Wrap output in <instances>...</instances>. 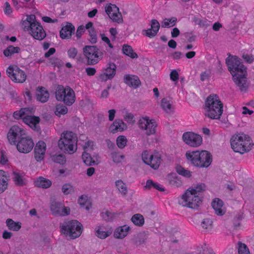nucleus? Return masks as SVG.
Masks as SVG:
<instances>
[{
    "label": "nucleus",
    "instance_id": "obj_1",
    "mask_svg": "<svg viewBox=\"0 0 254 254\" xmlns=\"http://www.w3.org/2000/svg\"><path fill=\"white\" fill-rule=\"evenodd\" d=\"M228 68L233 80L241 91H246L249 86L246 67L236 56L230 55L226 60Z\"/></svg>",
    "mask_w": 254,
    "mask_h": 254
},
{
    "label": "nucleus",
    "instance_id": "obj_2",
    "mask_svg": "<svg viewBox=\"0 0 254 254\" xmlns=\"http://www.w3.org/2000/svg\"><path fill=\"white\" fill-rule=\"evenodd\" d=\"M205 190L204 184H199L189 188L179 198L178 203L184 207L196 209L202 203L201 193Z\"/></svg>",
    "mask_w": 254,
    "mask_h": 254
},
{
    "label": "nucleus",
    "instance_id": "obj_3",
    "mask_svg": "<svg viewBox=\"0 0 254 254\" xmlns=\"http://www.w3.org/2000/svg\"><path fill=\"white\" fill-rule=\"evenodd\" d=\"M185 156L191 164L199 168H207L212 161V155L206 150H189L186 152Z\"/></svg>",
    "mask_w": 254,
    "mask_h": 254
},
{
    "label": "nucleus",
    "instance_id": "obj_4",
    "mask_svg": "<svg viewBox=\"0 0 254 254\" xmlns=\"http://www.w3.org/2000/svg\"><path fill=\"white\" fill-rule=\"evenodd\" d=\"M230 142L233 151L241 154L249 152L254 145L251 137L248 134L241 132L233 135Z\"/></svg>",
    "mask_w": 254,
    "mask_h": 254
},
{
    "label": "nucleus",
    "instance_id": "obj_5",
    "mask_svg": "<svg viewBox=\"0 0 254 254\" xmlns=\"http://www.w3.org/2000/svg\"><path fill=\"white\" fill-rule=\"evenodd\" d=\"M223 112V105L219 97L211 94L206 98L204 107V113L211 119H219Z\"/></svg>",
    "mask_w": 254,
    "mask_h": 254
},
{
    "label": "nucleus",
    "instance_id": "obj_6",
    "mask_svg": "<svg viewBox=\"0 0 254 254\" xmlns=\"http://www.w3.org/2000/svg\"><path fill=\"white\" fill-rule=\"evenodd\" d=\"M22 26L34 39L42 40L46 37V32L42 26L36 21L34 15H28L22 21Z\"/></svg>",
    "mask_w": 254,
    "mask_h": 254
},
{
    "label": "nucleus",
    "instance_id": "obj_7",
    "mask_svg": "<svg viewBox=\"0 0 254 254\" xmlns=\"http://www.w3.org/2000/svg\"><path fill=\"white\" fill-rule=\"evenodd\" d=\"M77 139L74 133L66 131L61 134L58 141V146L63 152L69 154H73L77 150Z\"/></svg>",
    "mask_w": 254,
    "mask_h": 254
},
{
    "label": "nucleus",
    "instance_id": "obj_8",
    "mask_svg": "<svg viewBox=\"0 0 254 254\" xmlns=\"http://www.w3.org/2000/svg\"><path fill=\"white\" fill-rule=\"evenodd\" d=\"M32 109L22 108L13 113L14 119L18 120L22 119L23 122L34 130L38 131L40 127L39 123L40 119L38 116H32L29 114L32 113Z\"/></svg>",
    "mask_w": 254,
    "mask_h": 254
},
{
    "label": "nucleus",
    "instance_id": "obj_9",
    "mask_svg": "<svg viewBox=\"0 0 254 254\" xmlns=\"http://www.w3.org/2000/svg\"><path fill=\"white\" fill-rule=\"evenodd\" d=\"M61 232L70 239L79 237L83 230V226L77 220H72L64 222L60 227Z\"/></svg>",
    "mask_w": 254,
    "mask_h": 254
},
{
    "label": "nucleus",
    "instance_id": "obj_10",
    "mask_svg": "<svg viewBox=\"0 0 254 254\" xmlns=\"http://www.w3.org/2000/svg\"><path fill=\"white\" fill-rule=\"evenodd\" d=\"M55 97L57 100L67 106L72 105L75 101L74 91L69 86L58 85L56 90Z\"/></svg>",
    "mask_w": 254,
    "mask_h": 254
},
{
    "label": "nucleus",
    "instance_id": "obj_11",
    "mask_svg": "<svg viewBox=\"0 0 254 254\" xmlns=\"http://www.w3.org/2000/svg\"><path fill=\"white\" fill-rule=\"evenodd\" d=\"M83 54L89 65L97 64L102 59L103 54L96 46H86Z\"/></svg>",
    "mask_w": 254,
    "mask_h": 254
},
{
    "label": "nucleus",
    "instance_id": "obj_12",
    "mask_svg": "<svg viewBox=\"0 0 254 254\" xmlns=\"http://www.w3.org/2000/svg\"><path fill=\"white\" fill-rule=\"evenodd\" d=\"M139 127L143 130L147 135L155 134L157 124L155 120L147 116H143L138 120Z\"/></svg>",
    "mask_w": 254,
    "mask_h": 254
},
{
    "label": "nucleus",
    "instance_id": "obj_13",
    "mask_svg": "<svg viewBox=\"0 0 254 254\" xmlns=\"http://www.w3.org/2000/svg\"><path fill=\"white\" fill-rule=\"evenodd\" d=\"M142 159L145 164L154 169H158L162 162L161 154L157 151L151 153L144 151L142 154Z\"/></svg>",
    "mask_w": 254,
    "mask_h": 254
},
{
    "label": "nucleus",
    "instance_id": "obj_14",
    "mask_svg": "<svg viewBox=\"0 0 254 254\" xmlns=\"http://www.w3.org/2000/svg\"><path fill=\"white\" fill-rule=\"evenodd\" d=\"M6 73L14 82L23 83L27 78L26 72L16 65H10L6 69Z\"/></svg>",
    "mask_w": 254,
    "mask_h": 254
},
{
    "label": "nucleus",
    "instance_id": "obj_15",
    "mask_svg": "<svg viewBox=\"0 0 254 254\" xmlns=\"http://www.w3.org/2000/svg\"><path fill=\"white\" fill-rule=\"evenodd\" d=\"M105 12L110 19L118 24L123 22V18L119 8L114 4L108 3L105 7Z\"/></svg>",
    "mask_w": 254,
    "mask_h": 254
},
{
    "label": "nucleus",
    "instance_id": "obj_16",
    "mask_svg": "<svg viewBox=\"0 0 254 254\" xmlns=\"http://www.w3.org/2000/svg\"><path fill=\"white\" fill-rule=\"evenodd\" d=\"M15 145L19 152L28 153L32 150L34 143L32 138L27 135L21 138V139L17 140Z\"/></svg>",
    "mask_w": 254,
    "mask_h": 254
},
{
    "label": "nucleus",
    "instance_id": "obj_17",
    "mask_svg": "<svg viewBox=\"0 0 254 254\" xmlns=\"http://www.w3.org/2000/svg\"><path fill=\"white\" fill-rule=\"evenodd\" d=\"M182 138L186 144L193 147L199 146L202 142V138L200 135L191 131L185 132Z\"/></svg>",
    "mask_w": 254,
    "mask_h": 254
},
{
    "label": "nucleus",
    "instance_id": "obj_18",
    "mask_svg": "<svg viewBox=\"0 0 254 254\" xmlns=\"http://www.w3.org/2000/svg\"><path fill=\"white\" fill-rule=\"evenodd\" d=\"M26 135V131L23 128L14 126L10 129L7 134V138L11 144H16L17 140Z\"/></svg>",
    "mask_w": 254,
    "mask_h": 254
},
{
    "label": "nucleus",
    "instance_id": "obj_19",
    "mask_svg": "<svg viewBox=\"0 0 254 254\" xmlns=\"http://www.w3.org/2000/svg\"><path fill=\"white\" fill-rule=\"evenodd\" d=\"M50 210L53 214L61 216L68 215L70 213L69 207L65 206L63 203L56 201L51 202Z\"/></svg>",
    "mask_w": 254,
    "mask_h": 254
},
{
    "label": "nucleus",
    "instance_id": "obj_20",
    "mask_svg": "<svg viewBox=\"0 0 254 254\" xmlns=\"http://www.w3.org/2000/svg\"><path fill=\"white\" fill-rule=\"evenodd\" d=\"M47 145L43 141H39L34 148V156L37 161H42L45 156Z\"/></svg>",
    "mask_w": 254,
    "mask_h": 254
},
{
    "label": "nucleus",
    "instance_id": "obj_21",
    "mask_svg": "<svg viewBox=\"0 0 254 254\" xmlns=\"http://www.w3.org/2000/svg\"><path fill=\"white\" fill-rule=\"evenodd\" d=\"M113 232L111 227L106 225H98L95 228V235L98 238L105 239L110 236Z\"/></svg>",
    "mask_w": 254,
    "mask_h": 254
},
{
    "label": "nucleus",
    "instance_id": "obj_22",
    "mask_svg": "<svg viewBox=\"0 0 254 254\" xmlns=\"http://www.w3.org/2000/svg\"><path fill=\"white\" fill-rule=\"evenodd\" d=\"M211 206L215 214L217 215L222 216L226 211V208L223 201L218 198H215L213 199Z\"/></svg>",
    "mask_w": 254,
    "mask_h": 254
},
{
    "label": "nucleus",
    "instance_id": "obj_23",
    "mask_svg": "<svg viewBox=\"0 0 254 254\" xmlns=\"http://www.w3.org/2000/svg\"><path fill=\"white\" fill-rule=\"evenodd\" d=\"M116 65L114 63H109L105 71L100 76V79L103 81L112 79L115 75L116 72Z\"/></svg>",
    "mask_w": 254,
    "mask_h": 254
},
{
    "label": "nucleus",
    "instance_id": "obj_24",
    "mask_svg": "<svg viewBox=\"0 0 254 254\" xmlns=\"http://www.w3.org/2000/svg\"><path fill=\"white\" fill-rule=\"evenodd\" d=\"M127 128V124L121 119H117L109 127V131L112 133L122 132Z\"/></svg>",
    "mask_w": 254,
    "mask_h": 254
},
{
    "label": "nucleus",
    "instance_id": "obj_25",
    "mask_svg": "<svg viewBox=\"0 0 254 254\" xmlns=\"http://www.w3.org/2000/svg\"><path fill=\"white\" fill-rule=\"evenodd\" d=\"M160 28V24L156 19H153L151 22V27L147 30H143V34L149 38L154 37L158 33Z\"/></svg>",
    "mask_w": 254,
    "mask_h": 254
},
{
    "label": "nucleus",
    "instance_id": "obj_26",
    "mask_svg": "<svg viewBox=\"0 0 254 254\" xmlns=\"http://www.w3.org/2000/svg\"><path fill=\"white\" fill-rule=\"evenodd\" d=\"M124 80L126 84L134 88H137L141 84L138 77L134 75H125L124 77Z\"/></svg>",
    "mask_w": 254,
    "mask_h": 254
},
{
    "label": "nucleus",
    "instance_id": "obj_27",
    "mask_svg": "<svg viewBox=\"0 0 254 254\" xmlns=\"http://www.w3.org/2000/svg\"><path fill=\"white\" fill-rule=\"evenodd\" d=\"M130 227L127 225L118 227L114 232V236L117 239H123L129 233Z\"/></svg>",
    "mask_w": 254,
    "mask_h": 254
},
{
    "label": "nucleus",
    "instance_id": "obj_28",
    "mask_svg": "<svg viewBox=\"0 0 254 254\" xmlns=\"http://www.w3.org/2000/svg\"><path fill=\"white\" fill-rule=\"evenodd\" d=\"M49 93L46 89L43 87H38L36 90V99L42 103L46 102L49 98Z\"/></svg>",
    "mask_w": 254,
    "mask_h": 254
},
{
    "label": "nucleus",
    "instance_id": "obj_29",
    "mask_svg": "<svg viewBox=\"0 0 254 254\" xmlns=\"http://www.w3.org/2000/svg\"><path fill=\"white\" fill-rule=\"evenodd\" d=\"M168 183L174 187H179L182 186V182L181 179L175 173L169 174L166 177Z\"/></svg>",
    "mask_w": 254,
    "mask_h": 254
},
{
    "label": "nucleus",
    "instance_id": "obj_30",
    "mask_svg": "<svg viewBox=\"0 0 254 254\" xmlns=\"http://www.w3.org/2000/svg\"><path fill=\"white\" fill-rule=\"evenodd\" d=\"M74 31V26L70 23H67L62 27L60 31V36L62 39H68L70 38Z\"/></svg>",
    "mask_w": 254,
    "mask_h": 254
},
{
    "label": "nucleus",
    "instance_id": "obj_31",
    "mask_svg": "<svg viewBox=\"0 0 254 254\" xmlns=\"http://www.w3.org/2000/svg\"><path fill=\"white\" fill-rule=\"evenodd\" d=\"M160 106L163 111L167 113L171 114L174 111V107L173 105V101L169 98H163L161 100Z\"/></svg>",
    "mask_w": 254,
    "mask_h": 254
},
{
    "label": "nucleus",
    "instance_id": "obj_32",
    "mask_svg": "<svg viewBox=\"0 0 254 254\" xmlns=\"http://www.w3.org/2000/svg\"><path fill=\"white\" fill-rule=\"evenodd\" d=\"M9 176L7 173L2 170H0V193L6 190L8 187Z\"/></svg>",
    "mask_w": 254,
    "mask_h": 254
},
{
    "label": "nucleus",
    "instance_id": "obj_33",
    "mask_svg": "<svg viewBox=\"0 0 254 254\" xmlns=\"http://www.w3.org/2000/svg\"><path fill=\"white\" fill-rule=\"evenodd\" d=\"M34 184L37 187L48 189L52 186V182L50 180L41 176L35 180Z\"/></svg>",
    "mask_w": 254,
    "mask_h": 254
},
{
    "label": "nucleus",
    "instance_id": "obj_34",
    "mask_svg": "<svg viewBox=\"0 0 254 254\" xmlns=\"http://www.w3.org/2000/svg\"><path fill=\"white\" fill-rule=\"evenodd\" d=\"M78 203L81 207L89 210L92 207V202L90 198L86 195H82L78 200Z\"/></svg>",
    "mask_w": 254,
    "mask_h": 254
},
{
    "label": "nucleus",
    "instance_id": "obj_35",
    "mask_svg": "<svg viewBox=\"0 0 254 254\" xmlns=\"http://www.w3.org/2000/svg\"><path fill=\"white\" fill-rule=\"evenodd\" d=\"M5 223L8 229L12 231H18L21 228V222H15L11 219H7Z\"/></svg>",
    "mask_w": 254,
    "mask_h": 254
},
{
    "label": "nucleus",
    "instance_id": "obj_36",
    "mask_svg": "<svg viewBox=\"0 0 254 254\" xmlns=\"http://www.w3.org/2000/svg\"><path fill=\"white\" fill-rule=\"evenodd\" d=\"M175 171L178 174L186 178H190L192 176V172L187 169H185L181 165H177L175 167Z\"/></svg>",
    "mask_w": 254,
    "mask_h": 254
},
{
    "label": "nucleus",
    "instance_id": "obj_37",
    "mask_svg": "<svg viewBox=\"0 0 254 254\" xmlns=\"http://www.w3.org/2000/svg\"><path fill=\"white\" fill-rule=\"evenodd\" d=\"M82 159L83 162L88 166L98 164L99 161L97 160H94L91 156L90 154L87 152H84L82 155Z\"/></svg>",
    "mask_w": 254,
    "mask_h": 254
},
{
    "label": "nucleus",
    "instance_id": "obj_38",
    "mask_svg": "<svg viewBox=\"0 0 254 254\" xmlns=\"http://www.w3.org/2000/svg\"><path fill=\"white\" fill-rule=\"evenodd\" d=\"M145 187L147 189H155L160 191L165 190V189L162 185L155 183L151 180L147 181Z\"/></svg>",
    "mask_w": 254,
    "mask_h": 254
},
{
    "label": "nucleus",
    "instance_id": "obj_39",
    "mask_svg": "<svg viewBox=\"0 0 254 254\" xmlns=\"http://www.w3.org/2000/svg\"><path fill=\"white\" fill-rule=\"evenodd\" d=\"M122 51L125 55L132 59H137L138 58L137 54L133 51L132 47L129 45H124Z\"/></svg>",
    "mask_w": 254,
    "mask_h": 254
},
{
    "label": "nucleus",
    "instance_id": "obj_40",
    "mask_svg": "<svg viewBox=\"0 0 254 254\" xmlns=\"http://www.w3.org/2000/svg\"><path fill=\"white\" fill-rule=\"evenodd\" d=\"M131 221L134 225L138 227L142 226L145 221L143 215L139 213L133 215L131 218Z\"/></svg>",
    "mask_w": 254,
    "mask_h": 254
},
{
    "label": "nucleus",
    "instance_id": "obj_41",
    "mask_svg": "<svg viewBox=\"0 0 254 254\" xmlns=\"http://www.w3.org/2000/svg\"><path fill=\"white\" fill-rule=\"evenodd\" d=\"M20 51V49L19 47L9 46L3 51V53L4 56L8 57L12 56L14 54L19 53Z\"/></svg>",
    "mask_w": 254,
    "mask_h": 254
},
{
    "label": "nucleus",
    "instance_id": "obj_42",
    "mask_svg": "<svg viewBox=\"0 0 254 254\" xmlns=\"http://www.w3.org/2000/svg\"><path fill=\"white\" fill-rule=\"evenodd\" d=\"M122 114L124 120L128 124L132 125L135 123L134 115L130 112H127L126 109L122 111Z\"/></svg>",
    "mask_w": 254,
    "mask_h": 254
},
{
    "label": "nucleus",
    "instance_id": "obj_43",
    "mask_svg": "<svg viewBox=\"0 0 254 254\" xmlns=\"http://www.w3.org/2000/svg\"><path fill=\"white\" fill-rule=\"evenodd\" d=\"M117 214L107 209L103 210L101 216L103 219L106 221H111L116 216Z\"/></svg>",
    "mask_w": 254,
    "mask_h": 254
},
{
    "label": "nucleus",
    "instance_id": "obj_44",
    "mask_svg": "<svg viewBox=\"0 0 254 254\" xmlns=\"http://www.w3.org/2000/svg\"><path fill=\"white\" fill-rule=\"evenodd\" d=\"M116 186L119 191L122 195H126L127 192L126 185L121 180H118L115 182Z\"/></svg>",
    "mask_w": 254,
    "mask_h": 254
},
{
    "label": "nucleus",
    "instance_id": "obj_45",
    "mask_svg": "<svg viewBox=\"0 0 254 254\" xmlns=\"http://www.w3.org/2000/svg\"><path fill=\"white\" fill-rule=\"evenodd\" d=\"M67 108L64 105L61 104H58L55 108V114L56 116L60 117L67 113Z\"/></svg>",
    "mask_w": 254,
    "mask_h": 254
},
{
    "label": "nucleus",
    "instance_id": "obj_46",
    "mask_svg": "<svg viewBox=\"0 0 254 254\" xmlns=\"http://www.w3.org/2000/svg\"><path fill=\"white\" fill-rule=\"evenodd\" d=\"M111 157L112 161L117 164L122 163L124 161L125 156L119 152H113L111 154Z\"/></svg>",
    "mask_w": 254,
    "mask_h": 254
},
{
    "label": "nucleus",
    "instance_id": "obj_47",
    "mask_svg": "<svg viewBox=\"0 0 254 254\" xmlns=\"http://www.w3.org/2000/svg\"><path fill=\"white\" fill-rule=\"evenodd\" d=\"M127 140L124 135H119L116 139V144L120 149L124 148L127 145Z\"/></svg>",
    "mask_w": 254,
    "mask_h": 254
},
{
    "label": "nucleus",
    "instance_id": "obj_48",
    "mask_svg": "<svg viewBox=\"0 0 254 254\" xmlns=\"http://www.w3.org/2000/svg\"><path fill=\"white\" fill-rule=\"evenodd\" d=\"M237 245L238 254H250L249 249L245 244L239 242Z\"/></svg>",
    "mask_w": 254,
    "mask_h": 254
},
{
    "label": "nucleus",
    "instance_id": "obj_49",
    "mask_svg": "<svg viewBox=\"0 0 254 254\" xmlns=\"http://www.w3.org/2000/svg\"><path fill=\"white\" fill-rule=\"evenodd\" d=\"M177 21V18L172 17L170 18H165L162 22L161 26L163 27H170L175 25Z\"/></svg>",
    "mask_w": 254,
    "mask_h": 254
},
{
    "label": "nucleus",
    "instance_id": "obj_50",
    "mask_svg": "<svg viewBox=\"0 0 254 254\" xmlns=\"http://www.w3.org/2000/svg\"><path fill=\"white\" fill-rule=\"evenodd\" d=\"M180 69H173L172 70L170 74V79L173 81L175 84H176L179 80V72H180Z\"/></svg>",
    "mask_w": 254,
    "mask_h": 254
},
{
    "label": "nucleus",
    "instance_id": "obj_51",
    "mask_svg": "<svg viewBox=\"0 0 254 254\" xmlns=\"http://www.w3.org/2000/svg\"><path fill=\"white\" fill-rule=\"evenodd\" d=\"M12 179L16 185H22L23 184L22 176L19 173L13 172Z\"/></svg>",
    "mask_w": 254,
    "mask_h": 254
},
{
    "label": "nucleus",
    "instance_id": "obj_52",
    "mask_svg": "<svg viewBox=\"0 0 254 254\" xmlns=\"http://www.w3.org/2000/svg\"><path fill=\"white\" fill-rule=\"evenodd\" d=\"M84 152L89 151L93 150L94 143L92 141L87 140L85 142L84 144H82Z\"/></svg>",
    "mask_w": 254,
    "mask_h": 254
},
{
    "label": "nucleus",
    "instance_id": "obj_53",
    "mask_svg": "<svg viewBox=\"0 0 254 254\" xmlns=\"http://www.w3.org/2000/svg\"><path fill=\"white\" fill-rule=\"evenodd\" d=\"M62 190L64 194H68L73 191V186L69 184H64Z\"/></svg>",
    "mask_w": 254,
    "mask_h": 254
},
{
    "label": "nucleus",
    "instance_id": "obj_54",
    "mask_svg": "<svg viewBox=\"0 0 254 254\" xmlns=\"http://www.w3.org/2000/svg\"><path fill=\"white\" fill-rule=\"evenodd\" d=\"M53 160L54 162L63 164L65 162V158L64 155L62 154L55 155L53 156Z\"/></svg>",
    "mask_w": 254,
    "mask_h": 254
},
{
    "label": "nucleus",
    "instance_id": "obj_55",
    "mask_svg": "<svg viewBox=\"0 0 254 254\" xmlns=\"http://www.w3.org/2000/svg\"><path fill=\"white\" fill-rule=\"evenodd\" d=\"M201 225L204 229H210L212 227V221L210 218L204 219L201 222Z\"/></svg>",
    "mask_w": 254,
    "mask_h": 254
},
{
    "label": "nucleus",
    "instance_id": "obj_56",
    "mask_svg": "<svg viewBox=\"0 0 254 254\" xmlns=\"http://www.w3.org/2000/svg\"><path fill=\"white\" fill-rule=\"evenodd\" d=\"M89 33L90 36V42L92 43H95L97 42V35L94 29L92 30L91 31L89 30Z\"/></svg>",
    "mask_w": 254,
    "mask_h": 254
},
{
    "label": "nucleus",
    "instance_id": "obj_57",
    "mask_svg": "<svg viewBox=\"0 0 254 254\" xmlns=\"http://www.w3.org/2000/svg\"><path fill=\"white\" fill-rule=\"evenodd\" d=\"M4 12L7 15H10L12 13V9L8 2H6L4 4Z\"/></svg>",
    "mask_w": 254,
    "mask_h": 254
},
{
    "label": "nucleus",
    "instance_id": "obj_58",
    "mask_svg": "<svg viewBox=\"0 0 254 254\" xmlns=\"http://www.w3.org/2000/svg\"><path fill=\"white\" fill-rule=\"evenodd\" d=\"M101 38L103 41L106 43L108 46L111 48L112 49L113 48V45L111 44L110 40L109 39L106 37L104 34H101L100 35Z\"/></svg>",
    "mask_w": 254,
    "mask_h": 254
},
{
    "label": "nucleus",
    "instance_id": "obj_59",
    "mask_svg": "<svg viewBox=\"0 0 254 254\" xmlns=\"http://www.w3.org/2000/svg\"><path fill=\"white\" fill-rule=\"evenodd\" d=\"M242 57L244 60L249 63H252L254 61V56L252 55L243 54Z\"/></svg>",
    "mask_w": 254,
    "mask_h": 254
},
{
    "label": "nucleus",
    "instance_id": "obj_60",
    "mask_svg": "<svg viewBox=\"0 0 254 254\" xmlns=\"http://www.w3.org/2000/svg\"><path fill=\"white\" fill-rule=\"evenodd\" d=\"M68 55L70 58H74L77 53V50L75 48H71L69 49L67 52Z\"/></svg>",
    "mask_w": 254,
    "mask_h": 254
},
{
    "label": "nucleus",
    "instance_id": "obj_61",
    "mask_svg": "<svg viewBox=\"0 0 254 254\" xmlns=\"http://www.w3.org/2000/svg\"><path fill=\"white\" fill-rule=\"evenodd\" d=\"M86 74L88 76H93L96 72V70L94 67H88L85 68Z\"/></svg>",
    "mask_w": 254,
    "mask_h": 254
},
{
    "label": "nucleus",
    "instance_id": "obj_62",
    "mask_svg": "<svg viewBox=\"0 0 254 254\" xmlns=\"http://www.w3.org/2000/svg\"><path fill=\"white\" fill-rule=\"evenodd\" d=\"M210 76V71L209 70H206L203 72L200 75V78L202 81H204L209 78Z\"/></svg>",
    "mask_w": 254,
    "mask_h": 254
},
{
    "label": "nucleus",
    "instance_id": "obj_63",
    "mask_svg": "<svg viewBox=\"0 0 254 254\" xmlns=\"http://www.w3.org/2000/svg\"><path fill=\"white\" fill-rule=\"evenodd\" d=\"M108 119L110 121H113L115 118L116 111L114 109L109 110L108 112Z\"/></svg>",
    "mask_w": 254,
    "mask_h": 254
},
{
    "label": "nucleus",
    "instance_id": "obj_64",
    "mask_svg": "<svg viewBox=\"0 0 254 254\" xmlns=\"http://www.w3.org/2000/svg\"><path fill=\"white\" fill-rule=\"evenodd\" d=\"M8 162L7 158L5 154V153L3 152H1V156L0 160V163L1 165H6Z\"/></svg>",
    "mask_w": 254,
    "mask_h": 254
}]
</instances>
